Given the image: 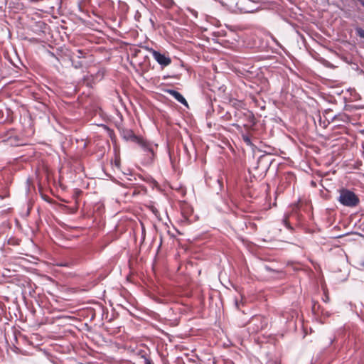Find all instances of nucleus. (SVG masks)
I'll list each match as a JSON object with an SVG mask.
<instances>
[{"label":"nucleus","instance_id":"obj_10","mask_svg":"<svg viewBox=\"0 0 364 364\" xmlns=\"http://www.w3.org/2000/svg\"><path fill=\"white\" fill-rule=\"evenodd\" d=\"M77 53H78L79 54H80V55H81V54H82V50H77Z\"/></svg>","mask_w":364,"mask_h":364},{"label":"nucleus","instance_id":"obj_11","mask_svg":"<svg viewBox=\"0 0 364 364\" xmlns=\"http://www.w3.org/2000/svg\"><path fill=\"white\" fill-rule=\"evenodd\" d=\"M328 300V296H326V298H325V300H324V301H327Z\"/></svg>","mask_w":364,"mask_h":364},{"label":"nucleus","instance_id":"obj_3","mask_svg":"<svg viewBox=\"0 0 364 364\" xmlns=\"http://www.w3.org/2000/svg\"><path fill=\"white\" fill-rule=\"evenodd\" d=\"M139 144L145 151H147L150 154V158H154V151L157 148V144H154L153 143H150L143 139L140 140Z\"/></svg>","mask_w":364,"mask_h":364},{"label":"nucleus","instance_id":"obj_9","mask_svg":"<svg viewBox=\"0 0 364 364\" xmlns=\"http://www.w3.org/2000/svg\"><path fill=\"white\" fill-rule=\"evenodd\" d=\"M361 4L364 6V0H358Z\"/></svg>","mask_w":364,"mask_h":364},{"label":"nucleus","instance_id":"obj_12","mask_svg":"<svg viewBox=\"0 0 364 364\" xmlns=\"http://www.w3.org/2000/svg\"><path fill=\"white\" fill-rule=\"evenodd\" d=\"M235 305L238 307V302H237V301H235Z\"/></svg>","mask_w":364,"mask_h":364},{"label":"nucleus","instance_id":"obj_6","mask_svg":"<svg viewBox=\"0 0 364 364\" xmlns=\"http://www.w3.org/2000/svg\"><path fill=\"white\" fill-rule=\"evenodd\" d=\"M242 139L247 145L252 144L250 138L247 135H242Z\"/></svg>","mask_w":364,"mask_h":364},{"label":"nucleus","instance_id":"obj_5","mask_svg":"<svg viewBox=\"0 0 364 364\" xmlns=\"http://www.w3.org/2000/svg\"><path fill=\"white\" fill-rule=\"evenodd\" d=\"M250 3L251 2L250 0H240L239 2L237 3V5L238 9L241 11H242L244 13H252L254 11V9H250L249 8L242 6V5H245L247 4H250Z\"/></svg>","mask_w":364,"mask_h":364},{"label":"nucleus","instance_id":"obj_2","mask_svg":"<svg viewBox=\"0 0 364 364\" xmlns=\"http://www.w3.org/2000/svg\"><path fill=\"white\" fill-rule=\"evenodd\" d=\"M151 53L154 60L163 67L168 65L171 62L169 57L165 55L164 54H161L156 50H153Z\"/></svg>","mask_w":364,"mask_h":364},{"label":"nucleus","instance_id":"obj_1","mask_svg":"<svg viewBox=\"0 0 364 364\" xmlns=\"http://www.w3.org/2000/svg\"><path fill=\"white\" fill-rule=\"evenodd\" d=\"M338 202L346 207L353 208L357 206L360 203L358 196L353 191L342 188L339 191Z\"/></svg>","mask_w":364,"mask_h":364},{"label":"nucleus","instance_id":"obj_13","mask_svg":"<svg viewBox=\"0 0 364 364\" xmlns=\"http://www.w3.org/2000/svg\"><path fill=\"white\" fill-rule=\"evenodd\" d=\"M363 266L364 267V262L363 263Z\"/></svg>","mask_w":364,"mask_h":364},{"label":"nucleus","instance_id":"obj_7","mask_svg":"<svg viewBox=\"0 0 364 364\" xmlns=\"http://www.w3.org/2000/svg\"><path fill=\"white\" fill-rule=\"evenodd\" d=\"M358 32L360 37H364V31L360 29V30L358 31Z\"/></svg>","mask_w":364,"mask_h":364},{"label":"nucleus","instance_id":"obj_8","mask_svg":"<svg viewBox=\"0 0 364 364\" xmlns=\"http://www.w3.org/2000/svg\"><path fill=\"white\" fill-rule=\"evenodd\" d=\"M145 364H153V363L149 359H146Z\"/></svg>","mask_w":364,"mask_h":364},{"label":"nucleus","instance_id":"obj_4","mask_svg":"<svg viewBox=\"0 0 364 364\" xmlns=\"http://www.w3.org/2000/svg\"><path fill=\"white\" fill-rule=\"evenodd\" d=\"M166 92L171 95L172 97H173L178 102H181V104L186 106H188L187 101L183 97V96L178 91L174 90H166Z\"/></svg>","mask_w":364,"mask_h":364}]
</instances>
